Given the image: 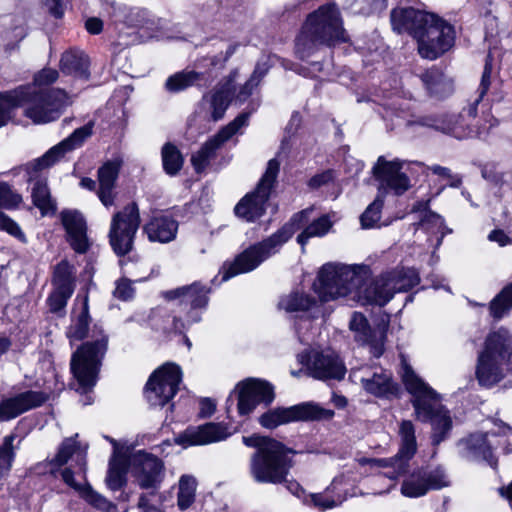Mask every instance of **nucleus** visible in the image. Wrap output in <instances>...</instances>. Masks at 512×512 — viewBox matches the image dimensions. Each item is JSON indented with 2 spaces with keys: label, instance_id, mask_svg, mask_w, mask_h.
Segmentation results:
<instances>
[{
  "label": "nucleus",
  "instance_id": "nucleus-1",
  "mask_svg": "<svg viewBox=\"0 0 512 512\" xmlns=\"http://www.w3.org/2000/svg\"><path fill=\"white\" fill-rule=\"evenodd\" d=\"M419 281L417 271L412 268L396 269L371 280L365 266L329 263L319 271L313 288L324 302L350 297L362 305L384 306L395 293L408 291Z\"/></svg>",
  "mask_w": 512,
  "mask_h": 512
},
{
  "label": "nucleus",
  "instance_id": "nucleus-2",
  "mask_svg": "<svg viewBox=\"0 0 512 512\" xmlns=\"http://www.w3.org/2000/svg\"><path fill=\"white\" fill-rule=\"evenodd\" d=\"M390 21L397 33H408L418 45L422 58L435 60L454 44L453 27L438 15L413 7H400L391 11Z\"/></svg>",
  "mask_w": 512,
  "mask_h": 512
},
{
  "label": "nucleus",
  "instance_id": "nucleus-3",
  "mask_svg": "<svg viewBox=\"0 0 512 512\" xmlns=\"http://www.w3.org/2000/svg\"><path fill=\"white\" fill-rule=\"evenodd\" d=\"M401 377L413 397L411 403L416 418L432 424V443L439 445L452 427L449 411L441 404V396L414 372L405 359L401 362Z\"/></svg>",
  "mask_w": 512,
  "mask_h": 512
},
{
  "label": "nucleus",
  "instance_id": "nucleus-4",
  "mask_svg": "<svg viewBox=\"0 0 512 512\" xmlns=\"http://www.w3.org/2000/svg\"><path fill=\"white\" fill-rule=\"evenodd\" d=\"M490 55L484 66L481 82L477 90V96L470 102L468 107L461 113L439 112L420 116H413L406 122L408 128L424 127L452 135L457 139L472 137L476 134L473 127V120L477 115V107L482 101L491 84L492 65L489 62Z\"/></svg>",
  "mask_w": 512,
  "mask_h": 512
},
{
  "label": "nucleus",
  "instance_id": "nucleus-5",
  "mask_svg": "<svg viewBox=\"0 0 512 512\" xmlns=\"http://www.w3.org/2000/svg\"><path fill=\"white\" fill-rule=\"evenodd\" d=\"M243 443L256 448L250 458L249 471L257 483L282 484L286 482L293 461L292 451L282 443L260 435L244 436Z\"/></svg>",
  "mask_w": 512,
  "mask_h": 512
},
{
  "label": "nucleus",
  "instance_id": "nucleus-6",
  "mask_svg": "<svg viewBox=\"0 0 512 512\" xmlns=\"http://www.w3.org/2000/svg\"><path fill=\"white\" fill-rule=\"evenodd\" d=\"M347 40L339 9L335 4H326L307 17L297 38L296 52L301 59H306L318 45L333 46Z\"/></svg>",
  "mask_w": 512,
  "mask_h": 512
},
{
  "label": "nucleus",
  "instance_id": "nucleus-7",
  "mask_svg": "<svg viewBox=\"0 0 512 512\" xmlns=\"http://www.w3.org/2000/svg\"><path fill=\"white\" fill-rule=\"evenodd\" d=\"M311 212L312 209L308 208L295 214L291 219V223L284 225L261 242L249 246L232 263L225 264L223 266L222 280L226 281L238 274L251 272L265 260L276 254L283 244L291 238L295 229L308 221Z\"/></svg>",
  "mask_w": 512,
  "mask_h": 512
},
{
  "label": "nucleus",
  "instance_id": "nucleus-8",
  "mask_svg": "<svg viewBox=\"0 0 512 512\" xmlns=\"http://www.w3.org/2000/svg\"><path fill=\"white\" fill-rule=\"evenodd\" d=\"M311 212L312 209L308 208L295 214L291 219V223L284 225L261 242L249 246L232 263L225 264L223 266L222 280L226 281L238 274L251 272L265 260L276 254L283 244L291 238L295 229L308 221Z\"/></svg>",
  "mask_w": 512,
  "mask_h": 512
},
{
  "label": "nucleus",
  "instance_id": "nucleus-9",
  "mask_svg": "<svg viewBox=\"0 0 512 512\" xmlns=\"http://www.w3.org/2000/svg\"><path fill=\"white\" fill-rule=\"evenodd\" d=\"M512 371V335L506 328L490 332L479 352L475 368L478 383L491 388Z\"/></svg>",
  "mask_w": 512,
  "mask_h": 512
},
{
  "label": "nucleus",
  "instance_id": "nucleus-10",
  "mask_svg": "<svg viewBox=\"0 0 512 512\" xmlns=\"http://www.w3.org/2000/svg\"><path fill=\"white\" fill-rule=\"evenodd\" d=\"M8 99L24 107V114L35 124L55 121L71 104L70 96L62 89L20 87L10 91Z\"/></svg>",
  "mask_w": 512,
  "mask_h": 512
},
{
  "label": "nucleus",
  "instance_id": "nucleus-11",
  "mask_svg": "<svg viewBox=\"0 0 512 512\" xmlns=\"http://www.w3.org/2000/svg\"><path fill=\"white\" fill-rule=\"evenodd\" d=\"M279 170L280 162L276 158L270 159L255 190L236 204L234 213L239 219L253 223L265 214Z\"/></svg>",
  "mask_w": 512,
  "mask_h": 512
},
{
  "label": "nucleus",
  "instance_id": "nucleus-12",
  "mask_svg": "<svg viewBox=\"0 0 512 512\" xmlns=\"http://www.w3.org/2000/svg\"><path fill=\"white\" fill-rule=\"evenodd\" d=\"M107 336L102 335L92 342L78 348L71 358V371L83 392L87 393L95 386L101 359L107 350Z\"/></svg>",
  "mask_w": 512,
  "mask_h": 512
},
{
  "label": "nucleus",
  "instance_id": "nucleus-13",
  "mask_svg": "<svg viewBox=\"0 0 512 512\" xmlns=\"http://www.w3.org/2000/svg\"><path fill=\"white\" fill-rule=\"evenodd\" d=\"M399 435L401 438V446L398 453L387 459H367L360 460L361 465L370 464L372 466L392 468V471L384 472L377 477V481L388 478L395 481L404 475L409 468V461L417 451V443L415 437V428L411 421L404 420L400 424Z\"/></svg>",
  "mask_w": 512,
  "mask_h": 512
},
{
  "label": "nucleus",
  "instance_id": "nucleus-14",
  "mask_svg": "<svg viewBox=\"0 0 512 512\" xmlns=\"http://www.w3.org/2000/svg\"><path fill=\"white\" fill-rule=\"evenodd\" d=\"M140 222L139 209L134 202L113 215L108 237L109 243L117 255L123 256L132 250Z\"/></svg>",
  "mask_w": 512,
  "mask_h": 512
},
{
  "label": "nucleus",
  "instance_id": "nucleus-15",
  "mask_svg": "<svg viewBox=\"0 0 512 512\" xmlns=\"http://www.w3.org/2000/svg\"><path fill=\"white\" fill-rule=\"evenodd\" d=\"M297 360L309 376L319 380H341L347 371L343 360L331 349L307 350L298 354Z\"/></svg>",
  "mask_w": 512,
  "mask_h": 512
},
{
  "label": "nucleus",
  "instance_id": "nucleus-16",
  "mask_svg": "<svg viewBox=\"0 0 512 512\" xmlns=\"http://www.w3.org/2000/svg\"><path fill=\"white\" fill-rule=\"evenodd\" d=\"M334 415L332 410L324 409L314 403L305 402L287 408L270 409L259 417V423L266 429H275L280 425L298 421L328 420Z\"/></svg>",
  "mask_w": 512,
  "mask_h": 512
},
{
  "label": "nucleus",
  "instance_id": "nucleus-17",
  "mask_svg": "<svg viewBox=\"0 0 512 512\" xmlns=\"http://www.w3.org/2000/svg\"><path fill=\"white\" fill-rule=\"evenodd\" d=\"M181 380L182 372L178 365H163L150 376L146 384L147 401L151 406L163 407L175 396Z\"/></svg>",
  "mask_w": 512,
  "mask_h": 512
},
{
  "label": "nucleus",
  "instance_id": "nucleus-18",
  "mask_svg": "<svg viewBox=\"0 0 512 512\" xmlns=\"http://www.w3.org/2000/svg\"><path fill=\"white\" fill-rule=\"evenodd\" d=\"M250 112L240 113L233 121L222 127L214 136L209 138L201 148L192 155L191 163L197 173H201L216 157L217 151L230 140L239 130L246 127Z\"/></svg>",
  "mask_w": 512,
  "mask_h": 512
},
{
  "label": "nucleus",
  "instance_id": "nucleus-19",
  "mask_svg": "<svg viewBox=\"0 0 512 512\" xmlns=\"http://www.w3.org/2000/svg\"><path fill=\"white\" fill-rule=\"evenodd\" d=\"M449 484L448 476L442 467L419 468L403 481L401 493L405 497L418 498L430 490H440Z\"/></svg>",
  "mask_w": 512,
  "mask_h": 512
},
{
  "label": "nucleus",
  "instance_id": "nucleus-20",
  "mask_svg": "<svg viewBox=\"0 0 512 512\" xmlns=\"http://www.w3.org/2000/svg\"><path fill=\"white\" fill-rule=\"evenodd\" d=\"M403 164L399 159L389 161L384 156L378 157L372 172L379 182V195L388 191L401 195L410 188V180L402 171Z\"/></svg>",
  "mask_w": 512,
  "mask_h": 512
},
{
  "label": "nucleus",
  "instance_id": "nucleus-21",
  "mask_svg": "<svg viewBox=\"0 0 512 512\" xmlns=\"http://www.w3.org/2000/svg\"><path fill=\"white\" fill-rule=\"evenodd\" d=\"M57 472H60L63 482L86 503L102 512H116V505L92 488L87 480L86 473L84 478L82 474L78 473L79 467L70 464L65 468L58 469Z\"/></svg>",
  "mask_w": 512,
  "mask_h": 512
},
{
  "label": "nucleus",
  "instance_id": "nucleus-22",
  "mask_svg": "<svg viewBox=\"0 0 512 512\" xmlns=\"http://www.w3.org/2000/svg\"><path fill=\"white\" fill-rule=\"evenodd\" d=\"M237 409L241 416L252 413L257 405H269L274 400L273 387L266 381L249 378L240 382L236 388Z\"/></svg>",
  "mask_w": 512,
  "mask_h": 512
},
{
  "label": "nucleus",
  "instance_id": "nucleus-23",
  "mask_svg": "<svg viewBox=\"0 0 512 512\" xmlns=\"http://www.w3.org/2000/svg\"><path fill=\"white\" fill-rule=\"evenodd\" d=\"M133 476L142 489H156L162 481L163 463L156 456L138 451L129 458Z\"/></svg>",
  "mask_w": 512,
  "mask_h": 512
},
{
  "label": "nucleus",
  "instance_id": "nucleus-24",
  "mask_svg": "<svg viewBox=\"0 0 512 512\" xmlns=\"http://www.w3.org/2000/svg\"><path fill=\"white\" fill-rule=\"evenodd\" d=\"M351 376L359 380L368 393L377 397L388 398L398 393V385L393 381L391 373L382 368L352 370Z\"/></svg>",
  "mask_w": 512,
  "mask_h": 512
},
{
  "label": "nucleus",
  "instance_id": "nucleus-25",
  "mask_svg": "<svg viewBox=\"0 0 512 512\" xmlns=\"http://www.w3.org/2000/svg\"><path fill=\"white\" fill-rule=\"evenodd\" d=\"M78 434L65 438L57 450L56 455L49 461L50 473L55 475L57 470L71 461L73 466L79 467V474L87 472V446L77 441Z\"/></svg>",
  "mask_w": 512,
  "mask_h": 512
},
{
  "label": "nucleus",
  "instance_id": "nucleus-26",
  "mask_svg": "<svg viewBox=\"0 0 512 512\" xmlns=\"http://www.w3.org/2000/svg\"><path fill=\"white\" fill-rule=\"evenodd\" d=\"M488 433H474L457 442L458 454L461 458L473 462H485L493 469L497 468L498 460L494 456L492 446L488 442Z\"/></svg>",
  "mask_w": 512,
  "mask_h": 512
},
{
  "label": "nucleus",
  "instance_id": "nucleus-27",
  "mask_svg": "<svg viewBox=\"0 0 512 512\" xmlns=\"http://www.w3.org/2000/svg\"><path fill=\"white\" fill-rule=\"evenodd\" d=\"M49 399L44 391L27 390L0 401V420L9 421L31 409L42 406Z\"/></svg>",
  "mask_w": 512,
  "mask_h": 512
},
{
  "label": "nucleus",
  "instance_id": "nucleus-28",
  "mask_svg": "<svg viewBox=\"0 0 512 512\" xmlns=\"http://www.w3.org/2000/svg\"><path fill=\"white\" fill-rule=\"evenodd\" d=\"M234 430L222 423H206L198 427H189L180 434L176 441L183 446L205 445L225 440Z\"/></svg>",
  "mask_w": 512,
  "mask_h": 512
},
{
  "label": "nucleus",
  "instance_id": "nucleus-29",
  "mask_svg": "<svg viewBox=\"0 0 512 512\" xmlns=\"http://www.w3.org/2000/svg\"><path fill=\"white\" fill-rule=\"evenodd\" d=\"M92 129L93 122H89L74 130L70 136L50 148L41 158L37 159L35 169L47 168L59 161L66 153L81 147L85 140L92 135Z\"/></svg>",
  "mask_w": 512,
  "mask_h": 512
},
{
  "label": "nucleus",
  "instance_id": "nucleus-30",
  "mask_svg": "<svg viewBox=\"0 0 512 512\" xmlns=\"http://www.w3.org/2000/svg\"><path fill=\"white\" fill-rule=\"evenodd\" d=\"M350 330L355 333V340L370 347V353L378 358L384 352V342L386 338V329L379 326L377 329H371L366 317L358 312H354L349 322Z\"/></svg>",
  "mask_w": 512,
  "mask_h": 512
},
{
  "label": "nucleus",
  "instance_id": "nucleus-31",
  "mask_svg": "<svg viewBox=\"0 0 512 512\" xmlns=\"http://www.w3.org/2000/svg\"><path fill=\"white\" fill-rule=\"evenodd\" d=\"M21 202V195L14 192L8 183L0 181V209H16ZM0 230L6 231L8 234L15 237L22 243L27 242V238L20 226L1 211Z\"/></svg>",
  "mask_w": 512,
  "mask_h": 512
},
{
  "label": "nucleus",
  "instance_id": "nucleus-32",
  "mask_svg": "<svg viewBox=\"0 0 512 512\" xmlns=\"http://www.w3.org/2000/svg\"><path fill=\"white\" fill-rule=\"evenodd\" d=\"M210 288L200 282H194L173 290L166 291L164 296L168 300H179L182 310L187 307L206 308L209 302Z\"/></svg>",
  "mask_w": 512,
  "mask_h": 512
},
{
  "label": "nucleus",
  "instance_id": "nucleus-33",
  "mask_svg": "<svg viewBox=\"0 0 512 512\" xmlns=\"http://www.w3.org/2000/svg\"><path fill=\"white\" fill-rule=\"evenodd\" d=\"M237 76L238 71H232L224 82L219 83L209 95L204 97V100L209 103V110L213 121H219L224 117L232 100L234 82Z\"/></svg>",
  "mask_w": 512,
  "mask_h": 512
},
{
  "label": "nucleus",
  "instance_id": "nucleus-34",
  "mask_svg": "<svg viewBox=\"0 0 512 512\" xmlns=\"http://www.w3.org/2000/svg\"><path fill=\"white\" fill-rule=\"evenodd\" d=\"M61 221L67 232L68 241L77 253H85L89 244L86 235V222L83 215L76 210H64Z\"/></svg>",
  "mask_w": 512,
  "mask_h": 512
},
{
  "label": "nucleus",
  "instance_id": "nucleus-35",
  "mask_svg": "<svg viewBox=\"0 0 512 512\" xmlns=\"http://www.w3.org/2000/svg\"><path fill=\"white\" fill-rule=\"evenodd\" d=\"M143 230L150 241L168 243L176 237L178 222L168 215H155L144 225Z\"/></svg>",
  "mask_w": 512,
  "mask_h": 512
},
{
  "label": "nucleus",
  "instance_id": "nucleus-36",
  "mask_svg": "<svg viewBox=\"0 0 512 512\" xmlns=\"http://www.w3.org/2000/svg\"><path fill=\"white\" fill-rule=\"evenodd\" d=\"M412 212H420L419 221L414 223L416 230L422 229L428 234L435 235V247L438 248L441 245L445 234L451 232L446 229L443 218L439 214L428 210L427 204L425 203H418L415 205Z\"/></svg>",
  "mask_w": 512,
  "mask_h": 512
},
{
  "label": "nucleus",
  "instance_id": "nucleus-37",
  "mask_svg": "<svg viewBox=\"0 0 512 512\" xmlns=\"http://www.w3.org/2000/svg\"><path fill=\"white\" fill-rule=\"evenodd\" d=\"M119 171L120 163L118 161H107L98 169L99 189L97 194L106 207L114 204L115 194L113 190Z\"/></svg>",
  "mask_w": 512,
  "mask_h": 512
},
{
  "label": "nucleus",
  "instance_id": "nucleus-38",
  "mask_svg": "<svg viewBox=\"0 0 512 512\" xmlns=\"http://www.w3.org/2000/svg\"><path fill=\"white\" fill-rule=\"evenodd\" d=\"M105 9L115 22H121L128 27H142L147 22L148 13L141 8H129L120 5L115 0H104Z\"/></svg>",
  "mask_w": 512,
  "mask_h": 512
},
{
  "label": "nucleus",
  "instance_id": "nucleus-39",
  "mask_svg": "<svg viewBox=\"0 0 512 512\" xmlns=\"http://www.w3.org/2000/svg\"><path fill=\"white\" fill-rule=\"evenodd\" d=\"M88 56L79 49L65 51L60 59V70L66 75L87 80L90 76Z\"/></svg>",
  "mask_w": 512,
  "mask_h": 512
},
{
  "label": "nucleus",
  "instance_id": "nucleus-40",
  "mask_svg": "<svg viewBox=\"0 0 512 512\" xmlns=\"http://www.w3.org/2000/svg\"><path fill=\"white\" fill-rule=\"evenodd\" d=\"M421 80L431 96L445 97L453 92L452 80L437 67L426 70Z\"/></svg>",
  "mask_w": 512,
  "mask_h": 512
},
{
  "label": "nucleus",
  "instance_id": "nucleus-41",
  "mask_svg": "<svg viewBox=\"0 0 512 512\" xmlns=\"http://www.w3.org/2000/svg\"><path fill=\"white\" fill-rule=\"evenodd\" d=\"M278 307L287 313L311 312L318 307V302L304 292L294 291L282 296Z\"/></svg>",
  "mask_w": 512,
  "mask_h": 512
},
{
  "label": "nucleus",
  "instance_id": "nucleus-42",
  "mask_svg": "<svg viewBox=\"0 0 512 512\" xmlns=\"http://www.w3.org/2000/svg\"><path fill=\"white\" fill-rule=\"evenodd\" d=\"M128 466H130L129 459L125 455L117 453L113 455L106 477L109 489L116 491L125 485Z\"/></svg>",
  "mask_w": 512,
  "mask_h": 512
},
{
  "label": "nucleus",
  "instance_id": "nucleus-43",
  "mask_svg": "<svg viewBox=\"0 0 512 512\" xmlns=\"http://www.w3.org/2000/svg\"><path fill=\"white\" fill-rule=\"evenodd\" d=\"M203 78V74L194 70H182L169 76L164 84L169 93H179L196 85Z\"/></svg>",
  "mask_w": 512,
  "mask_h": 512
},
{
  "label": "nucleus",
  "instance_id": "nucleus-44",
  "mask_svg": "<svg viewBox=\"0 0 512 512\" xmlns=\"http://www.w3.org/2000/svg\"><path fill=\"white\" fill-rule=\"evenodd\" d=\"M90 324L88 298L85 297L81 311L72 317L71 324L66 331V336L70 342L80 341L84 339L88 333Z\"/></svg>",
  "mask_w": 512,
  "mask_h": 512
},
{
  "label": "nucleus",
  "instance_id": "nucleus-45",
  "mask_svg": "<svg viewBox=\"0 0 512 512\" xmlns=\"http://www.w3.org/2000/svg\"><path fill=\"white\" fill-rule=\"evenodd\" d=\"M31 193L34 205L38 207L43 214L55 212L56 205L51 198L50 190L45 178H38L34 180Z\"/></svg>",
  "mask_w": 512,
  "mask_h": 512
},
{
  "label": "nucleus",
  "instance_id": "nucleus-46",
  "mask_svg": "<svg viewBox=\"0 0 512 512\" xmlns=\"http://www.w3.org/2000/svg\"><path fill=\"white\" fill-rule=\"evenodd\" d=\"M332 228V221L328 215L313 220L305 229L297 236V242L304 248L310 238L323 237Z\"/></svg>",
  "mask_w": 512,
  "mask_h": 512
},
{
  "label": "nucleus",
  "instance_id": "nucleus-47",
  "mask_svg": "<svg viewBox=\"0 0 512 512\" xmlns=\"http://www.w3.org/2000/svg\"><path fill=\"white\" fill-rule=\"evenodd\" d=\"M196 480L192 476L183 475L179 480L177 506L180 510L188 509L195 501Z\"/></svg>",
  "mask_w": 512,
  "mask_h": 512
},
{
  "label": "nucleus",
  "instance_id": "nucleus-48",
  "mask_svg": "<svg viewBox=\"0 0 512 512\" xmlns=\"http://www.w3.org/2000/svg\"><path fill=\"white\" fill-rule=\"evenodd\" d=\"M162 162L165 172L171 176L176 175L183 166V158L177 147L166 143L162 147Z\"/></svg>",
  "mask_w": 512,
  "mask_h": 512
},
{
  "label": "nucleus",
  "instance_id": "nucleus-49",
  "mask_svg": "<svg viewBox=\"0 0 512 512\" xmlns=\"http://www.w3.org/2000/svg\"><path fill=\"white\" fill-rule=\"evenodd\" d=\"M512 309V283L504 287L491 301L490 313L495 319H501Z\"/></svg>",
  "mask_w": 512,
  "mask_h": 512
},
{
  "label": "nucleus",
  "instance_id": "nucleus-50",
  "mask_svg": "<svg viewBox=\"0 0 512 512\" xmlns=\"http://www.w3.org/2000/svg\"><path fill=\"white\" fill-rule=\"evenodd\" d=\"M15 439V435H8L0 446V478L8 475L12 467L15 457V447L13 445Z\"/></svg>",
  "mask_w": 512,
  "mask_h": 512
},
{
  "label": "nucleus",
  "instance_id": "nucleus-51",
  "mask_svg": "<svg viewBox=\"0 0 512 512\" xmlns=\"http://www.w3.org/2000/svg\"><path fill=\"white\" fill-rule=\"evenodd\" d=\"M383 195H378L376 199L366 208L360 216L361 226L365 229L377 226L381 218V210L383 208Z\"/></svg>",
  "mask_w": 512,
  "mask_h": 512
},
{
  "label": "nucleus",
  "instance_id": "nucleus-52",
  "mask_svg": "<svg viewBox=\"0 0 512 512\" xmlns=\"http://www.w3.org/2000/svg\"><path fill=\"white\" fill-rule=\"evenodd\" d=\"M53 284L55 288L74 291V280L71 273V266L68 262L62 261L56 265Z\"/></svg>",
  "mask_w": 512,
  "mask_h": 512
},
{
  "label": "nucleus",
  "instance_id": "nucleus-53",
  "mask_svg": "<svg viewBox=\"0 0 512 512\" xmlns=\"http://www.w3.org/2000/svg\"><path fill=\"white\" fill-rule=\"evenodd\" d=\"M277 57L272 54H262L257 60L254 70L250 75L252 81L260 85L263 78L269 73L270 69L275 65Z\"/></svg>",
  "mask_w": 512,
  "mask_h": 512
},
{
  "label": "nucleus",
  "instance_id": "nucleus-54",
  "mask_svg": "<svg viewBox=\"0 0 512 512\" xmlns=\"http://www.w3.org/2000/svg\"><path fill=\"white\" fill-rule=\"evenodd\" d=\"M72 294L73 290L54 288L53 292L50 294L47 300L50 311L52 313L62 312L65 309L67 301L72 296Z\"/></svg>",
  "mask_w": 512,
  "mask_h": 512
},
{
  "label": "nucleus",
  "instance_id": "nucleus-55",
  "mask_svg": "<svg viewBox=\"0 0 512 512\" xmlns=\"http://www.w3.org/2000/svg\"><path fill=\"white\" fill-rule=\"evenodd\" d=\"M205 308H191L189 307V310L186 312L185 321H183L181 318L174 317L173 319V326L175 331L179 333H183L184 330H186L191 324L197 323L201 320V310H204Z\"/></svg>",
  "mask_w": 512,
  "mask_h": 512
},
{
  "label": "nucleus",
  "instance_id": "nucleus-56",
  "mask_svg": "<svg viewBox=\"0 0 512 512\" xmlns=\"http://www.w3.org/2000/svg\"><path fill=\"white\" fill-rule=\"evenodd\" d=\"M133 282L128 278H121L116 282L114 296L120 300L127 301L133 298L135 289L132 286Z\"/></svg>",
  "mask_w": 512,
  "mask_h": 512
},
{
  "label": "nucleus",
  "instance_id": "nucleus-57",
  "mask_svg": "<svg viewBox=\"0 0 512 512\" xmlns=\"http://www.w3.org/2000/svg\"><path fill=\"white\" fill-rule=\"evenodd\" d=\"M240 46L241 44L239 42L229 44L225 52L221 51L211 58V65L213 67H224L226 62L236 53Z\"/></svg>",
  "mask_w": 512,
  "mask_h": 512
},
{
  "label": "nucleus",
  "instance_id": "nucleus-58",
  "mask_svg": "<svg viewBox=\"0 0 512 512\" xmlns=\"http://www.w3.org/2000/svg\"><path fill=\"white\" fill-rule=\"evenodd\" d=\"M8 94L9 92L0 95V127L8 123L11 119V110L18 107V105L13 104L12 101L8 99Z\"/></svg>",
  "mask_w": 512,
  "mask_h": 512
},
{
  "label": "nucleus",
  "instance_id": "nucleus-59",
  "mask_svg": "<svg viewBox=\"0 0 512 512\" xmlns=\"http://www.w3.org/2000/svg\"><path fill=\"white\" fill-rule=\"evenodd\" d=\"M58 78V72L55 69L47 68L40 71L38 74L35 75L34 83L37 88H40V86L43 85H49L53 82H55Z\"/></svg>",
  "mask_w": 512,
  "mask_h": 512
},
{
  "label": "nucleus",
  "instance_id": "nucleus-60",
  "mask_svg": "<svg viewBox=\"0 0 512 512\" xmlns=\"http://www.w3.org/2000/svg\"><path fill=\"white\" fill-rule=\"evenodd\" d=\"M259 86L255 81L249 79L240 86L238 92L235 94V101L239 104L244 103L253 94L254 90Z\"/></svg>",
  "mask_w": 512,
  "mask_h": 512
},
{
  "label": "nucleus",
  "instance_id": "nucleus-61",
  "mask_svg": "<svg viewBox=\"0 0 512 512\" xmlns=\"http://www.w3.org/2000/svg\"><path fill=\"white\" fill-rule=\"evenodd\" d=\"M311 501L313 505L320 510H327L336 507L339 503L333 499L328 498L327 496L316 493L310 495Z\"/></svg>",
  "mask_w": 512,
  "mask_h": 512
},
{
  "label": "nucleus",
  "instance_id": "nucleus-62",
  "mask_svg": "<svg viewBox=\"0 0 512 512\" xmlns=\"http://www.w3.org/2000/svg\"><path fill=\"white\" fill-rule=\"evenodd\" d=\"M488 239L491 242H496L500 247L512 244V234L506 233L501 229L492 230L488 235Z\"/></svg>",
  "mask_w": 512,
  "mask_h": 512
},
{
  "label": "nucleus",
  "instance_id": "nucleus-63",
  "mask_svg": "<svg viewBox=\"0 0 512 512\" xmlns=\"http://www.w3.org/2000/svg\"><path fill=\"white\" fill-rule=\"evenodd\" d=\"M332 179H333V172L328 170L321 174H317V175L313 176L309 180V186L311 188H319L320 186L325 185L328 182L332 181Z\"/></svg>",
  "mask_w": 512,
  "mask_h": 512
},
{
  "label": "nucleus",
  "instance_id": "nucleus-64",
  "mask_svg": "<svg viewBox=\"0 0 512 512\" xmlns=\"http://www.w3.org/2000/svg\"><path fill=\"white\" fill-rule=\"evenodd\" d=\"M497 184L502 196L508 191H512V172H504L500 174L497 177Z\"/></svg>",
  "mask_w": 512,
  "mask_h": 512
}]
</instances>
